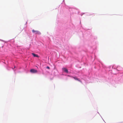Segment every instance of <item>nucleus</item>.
Wrapping results in <instances>:
<instances>
[{
    "label": "nucleus",
    "mask_w": 123,
    "mask_h": 123,
    "mask_svg": "<svg viewBox=\"0 0 123 123\" xmlns=\"http://www.w3.org/2000/svg\"><path fill=\"white\" fill-rule=\"evenodd\" d=\"M30 72L32 73H37V70L33 69H31L30 70Z\"/></svg>",
    "instance_id": "f257e3e1"
},
{
    "label": "nucleus",
    "mask_w": 123,
    "mask_h": 123,
    "mask_svg": "<svg viewBox=\"0 0 123 123\" xmlns=\"http://www.w3.org/2000/svg\"><path fill=\"white\" fill-rule=\"evenodd\" d=\"M32 31L33 33H35L36 34H40L41 33L40 32L37 31H35L34 30H33Z\"/></svg>",
    "instance_id": "f03ea898"
},
{
    "label": "nucleus",
    "mask_w": 123,
    "mask_h": 123,
    "mask_svg": "<svg viewBox=\"0 0 123 123\" xmlns=\"http://www.w3.org/2000/svg\"><path fill=\"white\" fill-rule=\"evenodd\" d=\"M62 70L64 71L65 72H66L67 73H68V69L66 68H63L62 69Z\"/></svg>",
    "instance_id": "7ed1b4c3"
},
{
    "label": "nucleus",
    "mask_w": 123,
    "mask_h": 123,
    "mask_svg": "<svg viewBox=\"0 0 123 123\" xmlns=\"http://www.w3.org/2000/svg\"><path fill=\"white\" fill-rule=\"evenodd\" d=\"M72 77L75 80H77L79 82H81V81L80 80H79L78 78L76 77Z\"/></svg>",
    "instance_id": "20e7f679"
},
{
    "label": "nucleus",
    "mask_w": 123,
    "mask_h": 123,
    "mask_svg": "<svg viewBox=\"0 0 123 123\" xmlns=\"http://www.w3.org/2000/svg\"><path fill=\"white\" fill-rule=\"evenodd\" d=\"M32 54L33 56L34 57H38V56L36 54H35L34 53H32Z\"/></svg>",
    "instance_id": "39448f33"
},
{
    "label": "nucleus",
    "mask_w": 123,
    "mask_h": 123,
    "mask_svg": "<svg viewBox=\"0 0 123 123\" xmlns=\"http://www.w3.org/2000/svg\"><path fill=\"white\" fill-rule=\"evenodd\" d=\"M46 68L47 69H49L50 68L49 66H47L46 67Z\"/></svg>",
    "instance_id": "423d86ee"
}]
</instances>
